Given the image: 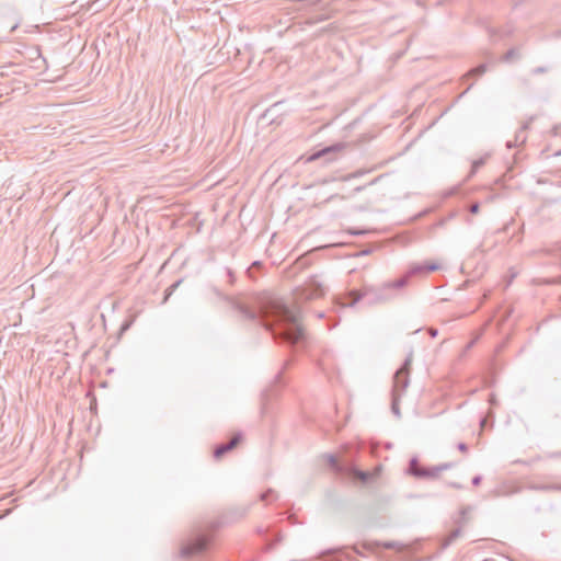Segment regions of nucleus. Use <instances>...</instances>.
Returning a JSON list of instances; mask_svg holds the SVG:
<instances>
[{"label":"nucleus","instance_id":"obj_1","mask_svg":"<svg viewBox=\"0 0 561 561\" xmlns=\"http://www.w3.org/2000/svg\"><path fill=\"white\" fill-rule=\"evenodd\" d=\"M215 296L230 304L244 319L260 323L272 333L277 343L298 345L305 339V331L298 321V314L283 298L265 297L260 301L259 310H253L241 301L224 295L213 287Z\"/></svg>","mask_w":561,"mask_h":561},{"label":"nucleus","instance_id":"obj_2","mask_svg":"<svg viewBox=\"0 0 561 561\" xmlns=\"http://www.w3.org/2000/svg\"><path fill=\"white\" fill-rule=\"evenodd\" d=\"M405 287L404 279H394L383 283L381 286L364 285L362 289H352L345 296L336 298L341 307H353L364 300L368 306L386 304L397 297V293Z\"/></svg>","mask_w":561,"mask_h":561},{"label":"nucleus","instance_id":"obj_3","mask_svg":"<svg viewBox=\"0 0 561 561\" xmlns=\"http://www.w3.org/2000/svg\"><path fill=\"white\" fill-rule=\"evenodd\" d=\"M220 522H211L207 526L194 530L187 541L182 545L181 557L192 558L207 551L213 541V534L220 527Z\"/></svg>","mask_w":561,"mask_h":561},{"label":"nucleus","instance_id":"obj_4","mask_svg":"<svg viewBox=\"0 0 561 561\" xmlns=\"http://www.w3.org/2000/svg\"><path fill=\"white\" fill-rule=\"evenodd\" d=\"M412 360L413 352L411 351L407 355L404 362L401 364V366L397 369V371L393 375V386L391 391V411L397 417L401 416L399 401L410 383Z\"/></svg>","mask_w":561,"mask_h":561},{"label":"nucleus","instance_id":"obj_5","mask_svg":"<svg viewBox=\"0 0 561 561\" xmlns=\"http://www.w3.org/2000/svg\"><path fill=\"white\" fill-rule=\"evenodd\" d=\"M454 466V462H444L434 467H423L416 457H412L407 473L416 479H436L440 472L451 469Z\"/></svg>","mask_w":561,"mask_h":561},{"label":"nucleus","instance_id":"obj_6","mask_svg":"<svg viewBox=\"0 0 561 561\" xmlns=\"http://www.w3.org/2000/svg\"><path fill=\"white\" fill-rule=\"evenodd\" d=\"M324 286L317 276H311L304 286L296 288L294 296L296 304L319 298L324 295Z\"/></svg>","mask_w":561,"mask_h":561},{"label":"nucleus","instance_id":"obj_7","mask_svg":"<svg viewBox=\"0 0 561 561\" xmlns=\"http://www.w3.org/2000/svg\"><path fill=\"white\" fill-rule=\"evenodd\" d=\"M439 268V265L436 263H422V264H412L405 274L400 276L398 279H404L405 287L408 286L410 279L414 276L426 275L431 272H435Z\"/></svg>","mask_w":561,"mask_h":561},{"label":"nucleus","instance_id":"obj_8","mask_svg":"<svg viewBox=\"0 0 561 561\" xmlns=\"http://www.w3.org/2000/svg\"><path fill=\"white\" fill-rule=\"evenodd\" d=\"M241 439H242V434L236 433L232 435V437L229 439V442L221 443V444L217 445L216 448L214 449V458L220 459L228 451L236 448L238 446V444L241 442Z\"/></svg>","mask_w":561,"mask_h":561},{"label":"nucleus","instance_id":"obj_9","mask_svg":"<svg viewBox=\"0 0 561 561\" xmlns=\"http://www.w3.org/2000/svg\"><path fill=\"white\" fill-rule=\"evenodd\" d=\"M345 474H348L363 483H368L373 480L374 474L368 471L359 470L353 462L348 463Z\"/></svg>","mask_w":561,"mask_h":561},{"label":"nucleus","instance_id":"obj_10","mask_svg":"<svg viewBox=\"0 0 561 561\" xmlns=\"http://www.w3.org/2000/svg\"><path fill=\"white\" fill-rule=\"evenodd\" d=\"M323 458L327 460L330 468L337 474H345L348 463L351 462V461H347V462L342 463L339 461L337 457L333 454H325V455H323Z\"/></svg>","mask_w":561,"mask_h":561},{"label":"nucleus","instance_id":"obj_11","mask_svg":"<svg viewBox=\"0 0 561 561\" xmlns=\"http://www.w3.org/2000/svg\"><path fill=\"white\" fill-rule=\"evenodd\" d=\"M529 128V122L524 123L520 128L516 131L514 140H508L506 147L508 149L523 145L527 140L526 130Z\"/></svg>","mask_w":561,"mask_h":561},{"label":"nucleus","instance_id":"obj_12","mask_svg":"<svg viewBox=\"0 0 561 561\" xmlns=\"http://www.w3.org/2000/svg\"><path fill=\"white\" fill-rule=\"evenodd\" d=\"M363 547L367 550H373L374 548L382 547L385 549H394V550H403L404 545L400 543L398 541H374V542H365L363 543Z\"/></svg>","mask_w":561,"mask_h":561},{"label":"nucleus","instance_id":"obj_13","mask_svg":"<svg viewBox=\"0 0 561 561\" xmlns=\"http://www.w3.org/2000/svg\"><path fill=\"white\" fill-rule=\"evenodd\" d=\"M343 148V145L342 144H334V145H331V146H327L316 152H313L310 157H309V161H314V160H318L322 157H327L329 154H332V153H335L336 151L341 150Z\"/></svg>","mask_w":561,"mask_h":561},{"label":"nucleus","instance_id":"obj_14","mask_svg":"<svg viewBox=\"0 0 561 561\" xmlns=\"http://www.w3.org/2000/svg\"><path fill=\"white\" fill-rule=\"evenodd\" d=\"M462 528L456 527L453 529L443 540V548L449 547L451 543H454L460 536Z\"/></svg>","mask_w":561,"mask_h":561},{"label":"nucleus","instance_id":"obj_15","mask_svg":"<svg viewBox=\"0 0 561 561\" xmlns=\"http://www.w3.org/2000/svg\"><path fill=\"white\" fill-rule=\"evenodd\" d=\"M471 511L470 506H465L460 510L458 517L455 519V524L463 528V526L468 523V514Z\"/></svg>","mask_w":561,"mask_h":561},{"label":"nucleus","instance_id":"obj_16","mask_svg":"<svg viewBox=\"0 0 561 561\" xmlns=\"http://www.w3.org/2000/svg\"><path fill=\"white\" fill-rule=\"evenodd\" d=\"M529 488L536 491H561L560 484H533Z\"/></svg>","mask_w":561,"mask_h":561},{"label":"nucleus","instance_id":"obj_17","mask_svg":"<svg viewBox=\"0 0 561 561\" xmlns=\"http://www.w3.org/2000/svg\"><path fill=\"white\" fill-rule=\"evenodd\" d=\"M486 71V65L485 64H481L472 69H470L467 73H466V78H469V77H480L482 76L484 72Z\"/></svg>","mask_w":561,"mask_h":561},{"label":"nucleus","instance_id":"obj_18","mask_svg":"<svg viewBox=\"0 0 561 561\" xmlns=\"http://www.w3.org/2000/svg\"><path fill=\"white\" fill-rule=\"evenodd\" d=\"M262 268V263L260 261H254L251 266L247 270V274L250 278H254V272L260 271Z\"/></svg>","mask_w":561,"mask_h":561},{"label":"nucleus","instance_id":"obj_19","mask_svg":"<svg viewBox=\"0 0 561 561\" xmlns=\"http://www.w3.org/2000/svg\"><path fill=\"white\" fill-rule=\"evenodd\" d=\"M485 163V158L477 159L471 164V174H474L483 164Z\"/></svg>","mask_w":561,"mask_h":561},{"label":"nucleus","instance_id":"obj_20","mask_svg":"<svg viewBox=\"0 0 561 561\" xmlns=\"http://www.w3.org/2000/svg\"><path fill=\"white\" fill-rule=\"evenodd\" d=\"M180 284L181 280H178L167 288L163 302H165L170 298V296L174 293V290L179 287Z\"/></svg>","mask_w":561,"mask_h":561},{"label":"nucleus","instance_id":"obj_21","mask_svg":"<svg viewBox=\"0 0 561 561\" xmlns=\"http://www.w3.org/2000/svg\"><path fill=\"white\" fill-rule=\"evenodd\" d=\"M260 499L263 502L276 499L274 490L268 489L267 491L263 492Z\"/></svg>","mask_w":561,"mask_h":561},{"label":"nucleus","instance_id":"obj_22","mask_svg":"<svg viewBox=\"0 0 561 561\" xmlns=\"http://www.w3.org/2000/svg\"><path fill=\"white\" fill-rule=\"evenodd\" d=\"M367 172H368L367 170H357V171L353 172L352 174H350L348 179H356V178L363 176Z\"/></svg>","mask_w":561,"mask_h":561},{"label":"nucleus","instance_id":"obj_23","mask_svg":"<svg viewBox=\"0 0 561 561\" xmlns=\"http://www.w3.org/2000/svg\"><path fill=\"white\" fill-rule=\"evenodd\" d=\"M479 209H480V205L479 203H473L469 206V211L471 214H478L479 213Z\"/></svg>","mask_w":561,"mask_h":561},{"label":"nucleus","instance_id":"obj_24","mask_svg":"<svg viewBox=\"0 0 561 561\" xmlns=\"http://www.w3.org/2000/svg\"><path fill=\"white\" fill-rule=\"evenodd\" d=\"M457 448L459 451L461 453H466L468 451V445L466 443H458L457 444Z\"/></svg>","mask_w":561,"mask_h":561},{"label":"nucleus","instance_id":"obj_25","mask_svg":"<svg viewBox=\"0 0 561 561\" xmlns=\"http://www.w3.org/2000/svg\"><path fill=\"white\" fill-rule=\"evenodd\" d=\"M227 276L229 277V283L233 284L234 282V275L233 272L230 268H226Z\"/></svg>","mask_w":561,"mask_h":561},{"label":"nucleus","instance_id":"obj_26","mask_svg":"<svg viewBox=\"0 0 561 561\" xmlns=\"http://www.w3.org/2000/svg\"><path fill=\"white\" fill-rule=\"evenodd\" d=\"M481 481H482V477H481V476H474V477L472 478V481H471V482H472V484H473L474 486H478V485L481 483Z\"/></svg>","mask_w":561,"mask_h":561},{"label":"nucleus","instance_id":"obj_27","mask_svg":"<svg viewBox=\"0 0 561 561\" xmlns=\"http://www.w3.org/2000/svg\"><path fill=\"white\" fill-rule=\"evenodd\" d=\"M448 486L450 488H454V489H462V484L458 483V482H448Z\"/></svg>","mask_w":561,"mask_h":561},{"label":"nucleus","instance_id":"obj_28","mask_svg":"<svg viewBox=\"0 0 561 561\" xmlns=\"http://www.w3.org/2000/svg\"><path fill=\"white\" fill-rule=\"evenodd\" d=\"M427 332H428V334H430L432 337H435V336H437V334H438L437 329H434V328H430V329L427 330Z\"/></svg>","mask_w":561,"mask_h":561},{"label":"nucleus","instance_id":"obj_29","mask_svg":"<svg viewBox=\"0 0 561 561\" xmlns=\"http://www.w3.org/2000/svg\"><path fill=\"white\" fill-rule=\"evenodd\" d=\"M546 71V68L543 67H537L533 70V73L537 75V73H543Z\"/></svg>","mask_w":561,"mask_h":561},{"label":"nucleus","instance_id":"obj_30","mask_svg":"<svg viewBox=\"0 0 561 561\" xmlns=\"http://www.w3.org/2000/svg\"><path fill=\"white\" fill-rule=\"evenodd\" d=\"M513 53H514V50L510 49V50L505 54L504 59H505V60H510V59L512 58Z\"/></svg>","mask_w":561,"mask_h":561},{"label":"nucleus","instance_id":"obj_31","mask_svg":"<svg viewBox=\"0 0 561 561\" xmlns=\"http://www.w3.org/2000/svg\"><path fill=\"white\" fill-rule=\"evenodd\" d=\"M381 178H382V175H379V176L375 178L371 182L368 183V185L376 184Z\"/></svg>","mask_w":561,"mask_h":561},{"label":"nucleus","instance_id":"obj_32","mask_svg":"<svg viewBox=\"0 0 561 561\" xmlns=\"http://www.w3.org/2000/svg\"><path fill=\"white\" fill-rule=\"evenodd\" d=\"M280 379H282V371H279V373L275 376V382H280Z\"/></svg>","mask_w":561,"mask_h":561},{"label":"nucleus","instance_id":"obj_33","mask_svg":"<svg viewBox=\"0 0 561 561\" xmlns=\"http://www.w3.org/2000/svg\"><path fill=\"white\" fill-rule=\"evenodd\" d=\"M342 448H343L344 453H348V449L351 448V446L345 444V445H343Z\"/></svg>","mask_w":561,"mask_h":561},{"label":"nucleus","instance_id":"obj_34","mask_svg":"<svg viewBox=\"0 0 561 561\" xmlns=\"http://www.w3.org/2000/svg\"><path fill=\"white\" fill-rule=\"evenodd\" d=\"M549 456L550 457H558V456H561V453H553V454H550Z\"/></svg>","mask_w":561,"mask_h":561},{"label":"nucleus","instance_id":"obj_35","mask_svg":"<svg viewBox=\"0 0 561 561\" xmlns=\"http://www.w3.org/2000/svg\"><path fill=\"white\" fill-rule=\"evenodd\" d=\"M364 188H365V186H358V187H356V188H355V191H356V192H360V191H363Z\"/></svg>","mask_w":561,"mask_h":561},{"label":"nucleus","instance_id":"obj_36","mask_svg":"<svg viewBox=\"0 0 561 561\" xmlns=\"http://www.w3.org/2000/svg\"><path fill=\"white\" fill-rule=\"evenodd\" d=\"M333 552H335V550H327L323 552V554H329V553H333Z\"/></svg>","mask_w":561,"mask_h":561},{"label":"nucleus","instance_id":"obj_37","mask_svg":"<svg viewBox=\"0 0 561 561\" xmlns=\"http://www.w3.org/2000/svg\"><path fill=\"white\" fill-rule=\"evenodd\" d=\"M353 234H362V231H352Z\"/></svg>","mask_w":561,"mask_h":561},{"label":"nucleus","instance_id":"obj_38","mask_svg":"<svg viewBox=\"0 0 561 561\" xmlns=\"http://www.w3.org/2000/svg\"><path fill=\"white\" fill-rule=\"evenodd\" d=\"M473 343H474V341L470 342V343L468 344V347H471V346L473 345Z\"/></svg>","mask_w":561,"mask_h":561},{"label":"nucleus","instance_id":"obj_39","mask_svg":"<svg viewBox=\"0 0 561 561\" xmlns=\"http://www.w3.org/2000/svg\"><path fill=\"white\" fill-rule=\"evenodd\" d=\"M471 87H472V84L468 85V88H467V90L465 91V93H466L468 90H470V89H471Z\"/></svg>","mask_w":561,"mask_h":561},{"label":"nucleus","instance_id":"obj_40","mask_svg":"<svg viewBox=\"0 0 561 561\" xmlns=\"http://www.w3.org/2000/svg\"><path fill=\"white\" fill-rule=\"evenodd\" d=\"M289 365V362H286L284 365V369Z\"/></svg>","mask_w":561,"mask_h":561}]
</instances>
